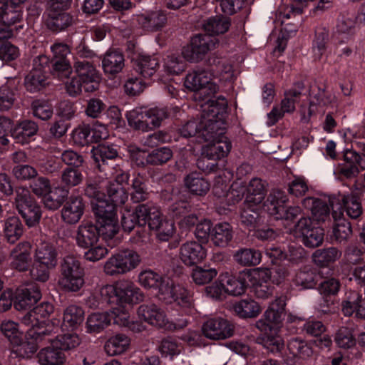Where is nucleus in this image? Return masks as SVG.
Wrapping results in <instances>:
<instances>
[{
    "label": "nucleus",
    "instance_id": "5",
    "mask_svg": "<svg viewBox=\"0 0 365 365\" xmlns=\"http://www.w3.org/2000/svg\"><path fill=\"white\" fill-rule=\"evenodd\" d=\"M212 93H193L192 98L195 101L198 102L201 108L202 114L200 120H194L187 122L180 129V133L184 138H190L197 135L198 138L202 139V132L204 128V123H202L204 113L211 112V110L217 107L220 99H226L225 97L220 96L217 97L211 96Z\"/></svg>",
    "mask_w": 365,
    "mask_h": 365
},
{
    "label": "nucleus",
    "instance_id": "63",
    "mask_svg": "<svg viewBox=\"0 0 365 365\" xmlns=\"http://www.w3.org/2000/svg\"><path fill=\"white\" fill-rule=\"evenodd\" d=\"M32 109L34 116L43 120L50 119L53 115L52 106L46 100L38 99L34 101Z\"/></svg>",
    "mask_w": 365,
    "mask_h": 365
},
{
    "label": "nucleus",
    "instance_id": "17",
    "mask_svg": "<svg viewBox=\"0 0 365 365\" xmlns=\"http://www.w3.org/2000/svg\"><path fill=\"white\" fill-rule=\"evenodd\" d=\"M132 21L145 31L155 32L166 25L167 16L162 10L145 11L134 15Z\"/></svg>",
    "mask_w": 365,
    "mask_h": 365
},
{
    "label": "nucleus",
    "instance_id": "6",
    "mask_svg": "<svg viewBox=\"0 0 365 365\" xmlns=\"http://www.w3.org/2000/svg\"><path fill=\"white\" fill-rule=\"evenodd\" d=\"M287 197L284 192L273 190L263 203L264 210L277 220H293L302 212L299 206H286Z\"/></svg>",
    "mask_w": 365,
    "mask_h": 365
},
{
    "label": "nucleus",
    "instance_id": "44",
    "mask_svg": "<svg viewBox=\"0 0 365 365\" xmlns=\"http://www.w3.org/2000/svg\"><path fill=\"white\" fill-rule=\"evenodd\" d=\"M24 233V226L16 216H12L7 218L4 226V234L6 240L9 243H14L22 236Z\"/></svg>",
    "mask_w": 365,
    "mask_h": 365
},
{
    "label": "nucleus",
    "instance_id": "58",
    "mask_svg": "<svg viewBox=\"0 0 365 365\" xmlns=\"http://www.w3.org/2000/svg\"><path fill=\"white\" fill-rule=\"evenodd\" d=\"M334 341L342 349H350L356 345V339L351 330L346 327H340L336 332Z\"/></svg>",
    "mask_w": 365,
    "mask_h": 365
},
{
    "label": "nucleus",
    "instance_id": "62",
    "mask_svg": "<svg viewBox=\"0 0 365 365\" xmlns=\"http://www.w3.org/2000/svg\"><path fill=\"white\" fill-rule=\"evenodd\" d=\"M324 230L319 227H314L303 235L302 241L307 247H317L319 246L324 240Z\"/></svg>",
    "mask_w": 365,
    "mask_h": 365
},
{
    "label": "nucleus",
    "instance_id": "24",
    "mask_svg": "<svg viewBox=\"0 0 365 365\" xmlns=\"http://www.w3.org/2000/svg\"><path fill=\"white\" fill-rule=\"evenodd\" d=\"M75 239L78 246L81 248L93 246L99 239L98 227L89 222H82L77 228Z\"/></svg>",
    "mask_w": 365,
    "mask_h": 365
},
{
    "label": "nucleus",
    "instance_id": "55",
    "mask_svg": "<svg viewBox=\"0 0 365 365\" xmlns=\"http://www.w3.org/2000/svg\"><path fill=\"white\" fill-rule=\"evenodd\" d=\"M146 120L148 122L149 130L159 127L162 121L168 117V113L166 108H145Z\"/></svg>",
    "mask_w": 365,
    "mask_h": 365
},
{
    "label": "nucleus",
    "instance_id": "20",
    "mask_svg": "<svg viewBox=\"0 0 365 365\" xmlns=\"http://www.w3.org/2000/svg\"><path fill=\"white\" fill-rule=\"evenodd\" d=\"M206 256V249L196 241H187L180 248V259L187 266H192L201 262Z\"/></svg>",
    "mask_w": 365,
    "mask_h": 365
},
{
    "label": "nucleus",
    "instance_id": "18",
    "mask_svg": "<svg viewBox=\"0 0 365 365\" xmlns=\"http://www.w3.org/2000/svg\"><path fill=\"white\" fill-rule=\"evenodd\" d=\"M47 63L48 58L46 56H38L34 58V68L25 78V86L28 91H40L46 88L48 82L42 69Z\"/></svg>",
    "mask_w": 365,
    "mask_h": 365
},
{
    "label": "nucleus",
    "instance_id": "12",
    "mask_svg": "<svg viewBox=\"0 0 365 365\" xmlns=\"http://www.w3.org/2000/svg\"><path fill=\"white\" fill-rule=\"evenodd\" d=\"M218 41L209 34H198L191 39L190 45L185 48L182 53L187 61L197 62L214 49Z\"/></svg>",
    "mask_w": 365,
    "mask_h": 365
},
{
    "label": "nucleus",
    "instance_id": "15",
    "mask_svg": "<svg viewBox=\"0 0 365 365\" xmlns=\"http://www.w3.org/2000/svg\"><path fill=\"white\" fill-rule=\"evenodd\" d=\"M269 279L267 270L250 269L243 274V280L253 287L256 297L262 299L268 298L272 294L273 287L268 282Z\"/></svg>",
    "mask_w": 365,
    "mask_h": 365
},
{
    "label": "nucleus",
    "instance_id": "16",
    "mask_svg": "<svg viewBox=\"0 0 365 365\" xmlns=\"http://www.w3.org/2000/svg\"><path fill=\"white\" fill-rule=\"evenodd\" d=\"M202 332L207 339L222 340L232 336L234 329L227 319L222 317H213L203 322Z\"/></svg>",
    "mask_w": 365,
    "mask_h": 365
},
{
    "label": "nucleus",
    "instance_id": "4",
    "mask_svg": "<svg viewBox=\"0 0 365 365\" xmlns=\"http://www.w3.org/2000/svg\"><path fill=\"white\" fill-rule=\"evenodd\" d=\"M54 307L49 302H42L26 313L21 318V323L31 327L27 331V336L35 340H41L43 337L50 335L51 331L43 327L44 319L53 313Z\"/></svg>",
    "mask_w": 365,
    "mask_h": 365
},
{
    "label": "nucleus",
    "instance_id": "36",
    "mask_svg": "<svg viewBox=\"0 0 365 365\" xmlns=\"http://www.w3.org/2000/svg\"><path fill=\"white\" fill-rule=\"evenodd\" d=\"M37 356L42 365H61L66 360L64 352L53 343L52 346L42 349Z\"/></svg>",
    "mask_w": 365,
    "mask_h": 365
},
{
    "label": "nucleus",
    "instance_id": "38",
    "mask_svg": "<svg viewBox=\"0 0 365 365\" xmlns=\"http://www.w3.org/2000/svg\"><path fill=\"white\" fill-rule=\"evenodd\" d=\"M123 55L115 50L108 51L102 60V66L105 73L115 74L121 71L124 67Z\"/></svg>",
    "mask_w": 365,
    "mask_h": 365
},
{
    "label": "nucleus",
    "instance_id": "22",
    "mask_svg": "<svg viewBox=\"0 0 365 365\" xmlns=\"http://www.w3.org/2000/svg\"><path fill=\"white\" fill-rule=\"evenodd\" d=\"M41 298L39 287L36 284H30L18 289L14 306L17 310L30 309Z\"/></svg>",
    "mask_w": 365,
    "mask_h": 365
},
{
    "label": "nucleus",
    "instance_id": "27",
    "mask_svg": "<svg viewBox=\"0 0 365 365\" xmlns=\"http://www.w3.org/2000/svg\"><path fill=\"white\" fill-rule=\"evenodd\" d=\"M332 210L331 215L334 219L332 237L336 242H345L352 234L351 225L344 217L342 212L334 210V207Z\"/></svg>",
    "mask_w": 365,
    "mask_h": 365
},
{
    "label": "nucleus",
    "instance_id": "2",
    "mask_svg": "<svg viewBox=\"0 0 365 365\" xmlns=\"http://www.w3.org/2000/svg\"><path fill=\"white\" fill-rule=\"evenodd\" d=\"M102 297L113 305L137 304L143 301L144 294L132 282L122 280L115 284H106L101 288Z\"/></svg>",
    "mask_w": 365,
    "mask_h": 365
},
{
    "label": "nucleus",
    "instance_id": "29",
    "mask_svg": "<svg viewBox=\"0 0 365 365\" xmlns=\"http://www.w3.org/2000/svg\"><path fill=\"white\" fill-rule=\"evenodd\" d=\"M31 245L28 242L19 243L11 252V265L19 271L27 269L31 260Z\"/></svg>",
    "mask_w": 365,
    "mask_h": 365
},
{
    "label": "nucleus",
    "instance_id": "61",
    "mask_svg": "<svg viewBox=\"0 0 365 365\" xmlns=\"http://www.w3.org/2000/svg\"><path fill=\"white\" fill-rule=\"evenodd\" d=\"M172 150L168 147L153 150L146 156V163L151 165H162L171 159Z\"/></svg>",
    "mask_w": 365,
    "mask_h": 365
},
{
    "label": "nucleus",
    "instance_id": "42",
    "mask_svg": "<svg viewBox=\"0 0 365 365\" xmlns=\"http://www.w3.org/2000/svg\"><path fill=\"white\" fill-rule=\"evenodd\" d=\"M235 260L242 266H256L261 262L262 254L259 250L251 248L240 249L233 255Z\"/></svg>",
    "mask_w": 365,
    "mask_h": 365
},
{
    "label": "nucleus",
    "instance_id": "41",
    "mask_svg": "<svg viewBox=\"0 0 365 365\" xmlns=\"http://www.w3.org/2000/svg\"><path fill=\"white\" fill-rule=\"evenodd\" d=\"M33 341H25L23 335L18 338L16 343H11V353L15 355V357L29 358L37 350V343L44 339L43 337L41 340L36 341L31 338Z\"/></svg>",
    "mask_w": 365,
    "mask_h": 365
},
{
    "label": "nucleus",
    "instance_id": "9",
    "mask_svg": "<svg viewBox=\"0 0 365 365\" xmlns=\"http://www.w3.org/2000/svg\"><path fill=\"white\" fill-rule=\"evenodd\" d=\"M93 213L98 225L99 236L101 235L106 241L112 240L119 230L113 205L105 202H100L94 207Z\"/></svg>",
    "mask_w": 365,
    "mask_h": 365
},
{
    "label": "nucleus",
    "instance_id": "53",
    "mask_svg": "<svg viewBox=\"0 0 365 365\" xmlns=\"http://www.w3.org/2000/svg\"><path fill=\"white\" fill-rule=\"evenodd\" d=\"M107 194L110 201L109 204L113 205L114 212L116 207L124 205L128 200V194L125 189L119 185H115L112 180L108 182Z\"/></svg>",
    "mask_w": 365,
    "mask_h": 365
},
{
    "label": "nucleus",
    "instance_id": "3",
    "mask_svg": "<svg viewBox=\"0 0 365 365\" xmlns=\"http://www.w3.org/2000/svg\"><path fill=\"white\" fill-rule=\"evenodd\" d=\"M74 68L78 77L66 83V91H95L101 88V74L91 63L77 61Z\"/></svg>",
    "mask_w": 365,
    "mask_h": 365
},
{
    "label": "nucleus",
    "instance_id": "31",
    "mask_svg": "<svg viewBox=\"0 0 365 365\" xmlns=\"http://www.w3.org/2000/svg\"><path fill=\"white\" fill-rule=\"evenodd\" d=\"M231 26L230 18L223 15H215L204 20L202 28L211 36L224 34L228 31Z\"/></svg>",
    "mask_w": 365,
    "mask_h": 365
},
{
    "label": "nucleus",
    "instance_id": "49",
    "mask_svg": "<svg viewBox=\"0 0 365 365\" xmlns=\"http://www.w3.org/2000/svg\"><path fill=\"white\" fill-rule=\"evenodd\" d=\"M126 118L130 127L143 132L149 131L148 122L146 120L145 108H136L126 113Z\"/></svg>",
    "mask_w": 365,
    "mask_h": 365
},
{
    "label": "nucleus",
    "instance_id": "52",
    "mask_svg": "<svg viewBox=\"0 0 365 365\" xmlns=\"http://www.w3.org/2000/svg\"><path fill=\"white\" fill-rule=\"evenodd\" d=\"M135 61L136 69L145 78L151 76L155 72L158 61L155 56L139 55L138 57H132Z\"/></svg>",
    "mask_w": 365,
    "mask_h": 365
},
{
    "label": "nucleus",
    "instance_id": "35",
    "mask_svg": "<svg viewBox=\"0 0 365 365\" xmlns=\"http://www.w3.org/2000/svg\"><path fill=\"white\" fill-rule=\"evenodd\" d=\"M303 206L310 210L314 219L324 222L329 217L330 209L326 201L314 197H306L302 201Z\"/></svg>",
    "mask_w": 365,
    "mask_h": 365
},
{
    "label": "nucleus",
    "instance_id": "30",
    "mask_svg": "<svg viewBox=\"0 0 365 365\" xmlns=\"http://www.w3.org/2000/svg\"><path fill=\"white\" fill-rule=\"evenodd\" d=\"M338 200L340 202L339 211L345 212L349 217L356 220L362 215L361 203L354 191L339 194Z\"/></svg>",
    "mask_w": 365,
    "mask_h": 365
},
{
    "label": "nucleus",
    "instance_id": "43",
    "mask_svg": "<svg viewBox=\"0 0 365 365\" xmlns=\"http://www.w3.org/2000/svg\"><path fill=\"white\" fill-rule=\"evenodd\" d=\"M84 319V311L81 307L70 305L64 310L63 326L71 330L76 329Z\"/></svg>",
    "mask_w": 365,
    "mask_h": 365
},
{
    "label": "nucleus",
    "instance_id": "21",
    "mask_svg": "<svg viewBox=\"0 0 365 365\" xmlns=\"http://www.w3.org/2000/svg\"><path fill=\"white\" fill-rule=\"evenodd\" d=\"M23 11L19 4L10 0H0V22L12 26L22 24Z\"/></svg>",
    "mask_w": 365,
    "mask_h": 365
},
{
    "label": "nucleus",
    "instance_id": "47",
    "mask_svg": "<svg viewBox=\"0 0 365 365\" xmlns=\"http://www.w3.org/2000/svg\"><path fill=\"white\" fill-rule=\"evenodd\" d=\"M341 252L337 248L331 247L316 250L312 255L314 263L320 267H327L340 258Z\"/></svg>",
    "mask_w": 365,
    "mask_h": 365
},
{
    "label": "nucleus",
    "instance_id": "51",
    "mask_svg": "<svg viewBox=\"0 0 365 365\" xmlns=\"http://www.w3.org/2000/svg\"><path fill=\"white\" fill-rule=\"evenodd\" d=\"M234 311L242 318H253L261 312L259 304L252 299H242L234 305Z\"/></svg>",
    "mask_w": 365,
    "mask_h": 365
},
{
    "label": "nucleus",
    "instance_id": "56",
    "mask_svg": "<svg viewBox=\"0 0 365 365\" xmlns=\"http://www.w3.org/2000/svg\"><path fill=\"white\" fill-rule=\"evenodd\" d=\"M48 16V25L54 31L62 30L72 23V17L64 11L51 12Z\"/></svg>",
    "mask_w": 365,
    "mask_h": 365
},
{
    "label": "nucleus",
    "instance_id": "25",
    "mask_svg": "<svg viewBox=\"0 0 365 365\" xmlns=\"http://www.w3.org/2000/svg\"><path fill=\"white\" fill-rule=\"evenodd\" d=\"M34 262L39 266L55 267L58 262V252L56 247L48 242H42L37 245L34 255Z\"/></svg>",
    "mask_w": 365,
    "mask_h": 365
},
{
    "label": "nucleus",
    "instance_id": "57",
    "mask_svg": "<svg viewBox=\"0 0 365 365\" xmlns=\"http://www.w3.org/2000/svg\"><path fill=\"white\" fill-rule=\"evenodd\" d=\"M93 154L96 162L101 161L104 163L106 160L115 158L118 156V150L114 145L102 143L93 150Z\"/></svg>",
    "mask_w": 365,
    "mask_h": 365
},
{
    "label": "nucleus",
    "instance_id": "39",
    "mask_svg": "<svg viewBox=\"0 0 365 365\" xmlns=\"http://www.w3.org/2000/svg\"><path fill=\"white\" fill-rule=\"evenodd\" d=\"M233 231L232 226L227 222L216 224L211 232V240L215 245L225 247L232 240Z\"/></svg>",
    "mask_w": 365,
    "mask_h": 365
},
{
    "label": "nucleus",
    "instance_id": "34",
    "mask_svg": "<svg viewBox=\"0 0 365 365\" xmlns=\"http://www.w3.org/2000/svg\"><path fill=\"white\" fill-rule=\"evenodd\" d=\"M184 182L190 193L198 196L205 195L210 188V182L198 173L188 174Z\"/></svg>",
    "mask_w": 365,
    "mask_h": 365
},
{
    "label": "nucleus",
    "instance_id": "8",
    "mask_svg": "<svg viewBox=\"0 0 365 365\" xmlns=\"http://www.w3.org/2000/svg\"><path fill=\"white\" fill-rule=\"evenodd\" d=\"M140 262L135 251L125 250L111 255L105 262L103 270L109 276L124 274L135 269Z\"/></svg>",
    "mask_w": 365,
    "mask_h": 365
},
{
    "label": "nucleus",
    "instance_id": "60",
    "mask_svg": "<svg viewBox=\"0 0 365 365\" xmlns=\"http://www.w3.org/2000/svg\"><path fill=\"white\" fill-rule=\"evenodd\" d=\"M158 349L163 357L173 359L180 353L179 344L175 339L170 336L163 339Z\"/></svg>",
    "mask_w": 365,
    "mask_h": 365
},
{
    "label": "nucleus",
    "instance_id": "7",
    "mask_svg": "<svg viewBox=\"0 0 365 365\" xmlns=\"http://www.w3.org/2000/svg\"><path fill=\"white\" fill-rule=\"evenodd\" d=\"M61 272L59 284L65 289L77 292L82 288L84 284V269L76 257L66 256L61 266Z\"/></svg>",
    "mask_w": 365,
    "mask_h": 365
},
{
    "label": "nucleus",
    "instance_id": "48",
    "mask_svg": "<svg viewBox=\"0 0 365 365\" xmlns=\"http://www.w3.org/2000/svg\"><path fill=\"white\" fill-rule=\"evenodd\" d=\"M220 282L225 287V293L230 295L238 296L243 294L246 288L247 281H242L230 275L228 272L220 274Z\"/></svg>",
    "mask_w": 365,
    "mask_h": 365
},
{
    "label": "nucleus",
    "instance_id": "64",
    "mask_svg": "<svg viewBox=\"0 0 365 365\" xmlns=\"http://www.w3.org/2000/svg\"><path fill=\"white\" fill-rule=\"evenodd\" d=\"M83 175L80 170L73 168H66L61 173V182L66 187H74L83 180Z\"/></svg>",
    "mask_w": 365,
    "mask_h": 365
},
{
    "label": "nucleus",
    "instance_id": "54",
    "mask_svg": "<svg viewBox=\"0 0 365 365\" xmlns=\"http://www.w3.org/2000/svg\"><path fill=\"white\" fill-rule=\"evenodd\" d=\"M317 277L314 270L305 267L296 273L294 282L302 289H312L317 283Z\"/></svg>",
    "mask_w": 365,
    "mask_h": 365
},
{
    "label": "nucleus",
    "instance_id": "32",
    "mask_svg": "<svg viewBox=\"0 0 365 365\" xmlns=\"http://www.w3.org/2000/svg\"><path fill=\"white\" fill-rule=\"evenodd\" d=\"M109 181L101 180L97 181L96 180H88L86 187L85 189V194L89 198H92L91 205L93 212H94V207L100 203V202H105L109 203V200L106 199L105 194V188L108 187Z\"/></svg>",
    "mask_w": 365,
    "mask_h": 365
},
{
    "label": "nucleus",
    "instance_id": "23",
    "mask_svg": "<svg viewBox=\"0 0 365 365\" xmlns=\"http://www.w3.org/2000/svg\"><path fill=\"white\" fill-rule=\"evenodd\" d=\"M247 195L245 200V205L252 211L257 206H261L266 195V183L260 178H252L247 187Z\"/></svg>",
    "mask_w": 365,
    "mask_h": 365
},
{
    "label": "nucleus",
    "instance_id": "46",
    "mask_svg": "<svg viewBox=\"0 0 365 365\" xmlns=\"http://www.w3.org/2000/svg\"><path fill=\"white\" fill-rule=\"evenodd\" d=\"M110 323L111 318L108 311L93 313L87 319V331L90 333H99Z\"/></svg>",
    "mask_w": 365,
    "mask_h": 365
},
{
    "label": "nucleus",
    "instance_id": "28",
    "mask_svg": "<svg viewBox=\"0 0 365 365\" xmlns=\"http://www.w3.org/2000/svg\"><path fill=\"white\" fill-rule=\"evenodd\" d=\"M168 281V278L163 277L150 269L143 270L138 274L139 284L145 289L157 290V296L159 299L161 296V289L166 287L165 284H167Z\"/></svg>",
    "mask_w": 365,
    "mask_h": 365
},
{
    "label": "nucleus",
    "instance_id": "26",
    "mask_svg": "<svg viewBox=\"0 0 365 365\" xmlns=\"http://www.w3.org/2000/svg\"><path fill=\"white\" fill-rule=\"evenodd\" d=\"M84 204L80 196H70L61 210L63 220L67 224H76L84 212Z\"/></svg>",
    "mask_w": 365,
    "mask_h": 365
},
{
    "label": "nucleus",
    "instance_id": "59",
    "mask_svg": "<svg viewBox=\"0 0 365 365\" xmlns=\"http://www.w3.org/2000/svg\"><path fill=\"white\" fill-rule=\"evenodd\" d=\"M217 274V271L214 268H203L202 267H195L192 272V279L193 282L199 285L209 283Z\"/></svg>",
    "mask_w": 365,
    "mask_h": 365
},
{
    "label": "nucleus",
    "instance_id": "19",
    "mask_svg": "<svg viewBox=\"0 0 365 365\" xmlns=\"http://www.w3.org/2000/svg\"><path fill=\"white\" fill-rule=\"evenodd\" d=\"M139 318L149 324L166 330L168 318L164 309L155 304H142L138 309Z\"/></svg>",
    "mask_w": 365,
    "mask_h": 365
},
{
    "label": "nucleus",
    "instance_id": "14",
    "mask_svg": "<svg viewBox=\"0 0 365 365\" xmlns=\"http://www.w3.org/2000/svg\"><path fill=\"white\" fill-rule=\"evenodd\" d=\"M185 87L190 91L207 90V91H219L223 89L218 85L217 78L208 71H195L189 73L185 81Z\"/></svg>",
    "mask_w": 365,
    "mask_h": 365
},
{
    "label": "nucleus",
    "instance_id": "1",
    "mask_svg": "<svg viewBox=\"0 0 365 365\" xmlns=\"http://www.w3.org/2000/svg\"><path fill=\"white\" fill-rule=\"evenodd\" d=\"M227 108V99H220L217 107L211 110V112L207 113L205 110L206 112L202 117V140L210 142L203 148V155L208 160H220L226 157L230 152L231 142L225 135Z\"/></svg>",
    "mask_w": 365,
    "mask_h": 365
},
{
    "label": "nucleus",
    "instance_id": "13",
    "mask_svg": "<svg viewBox=\"0 0 365 365\" xmlns=\"http://www.w3.org/2000/svg\"><path fill=\"white\" fill-rule=\"evenodd\" d=\"M165 285L166 287L161 289L160 299L165 303L175 302L182 308L188 309L187 314L190 312L193 304L192 293L182 285L174 284L170 279Z\"/></svg>",
    "mask_w": 365,
    "mask_h": 365
},
{
    "label": "nucleus",
    "instance_id": "45",
    "mask_svg": "<svg viewBox=\"0 0 365 365\" xmlns=\"http://www.w3.org/2000/svg\"><path fill=\"white\" fill-rule=\"evenodd\" d=\"M287 349L294 357L307 359L313 354L311 346L299 336L292 337L287 342Z\"/></svg>",
    "mask_w": 365,
    "mask_h": 365
},
{
    "label": "nucleus",
    "instance_id": "37",
    "mask_svg": "<svg viewBox=\"0 0 365 365\" xmlns=\"http://www.w3.org/2000/svg\"><path fill=\"white\" fill-rule=\"evenodd\" d=\"M37 131L38 125L35 122L24 120L12 128L11 133L16 143L25 144L29 142V139L34 135Z\"/></svg>",
    "mask_w": 365,
    "mask_h": 365
},
{
    "label": "nucleus",
    "instance_id": "40",
    "mask_svg": "<svg viewBox=\"0 0 365 365\" xmlns=\"http://www.w3.org/2000/svg\"><path fill=\"white\" fill-rule=\"evenodd\" d=\"M130 340L123 334H117L110 337L105 344V351L109 356H115L124 353L129 347Z\"/></svg>",
    "mask_w": 365,
    "mask_h": 365
},
{
    "label": "nucleus",
    "instance_id": "11",
    "mask_svg": "<svg viewBox=\"0 0 365 365\" xmlns=\"http://www.w3.org/2000/svg\"><path fill=\"white\" fill-rule=\"evenodd\" d=\"M285 306L286 297H277L270 303L262 317L256 322V327L264 333L278 327L284 319Z\"/></svg>",
    "mask_w": 365,
    "mask_h": 365
},
{
    "label": "nucleus",
    "instance_id": "33",
    "mask_svg": "<svg viewBox=\"0 0 365 365\" xmlns=\"http://www.w3.org/2000/svg\"><path fill=\"white\" fill-rule=\"evenodd\" d=\"M186 68V63L182 58L174 53L167 55L163 61V77L160 81H166L170 79L171 76H178L182 73Z\"/></svg>",
    "mask_w": 365,
    "mask_h": 365
},
{
    "label": "nucleus",
    "instance_id": "50",
    "mask_svg": "<svg viewBox=\"0 0 365 365\" xmlns=\"http://www.w3.org/2000/svg\"><path fill=\"white\" fill-rule=\"evenodd\" d=\"M130 199L134 203L145 201L149 197V192L144 178L138 174L132 180Z\"/></svg>",
    "mask_w": 365,
    "mask_h": 365
},
{
    "label": "nucleus",
    "instance_id": "10",
    "mask_svg": "<svg viewBox=\"0 0 365 365\" xmlns=\"http://www.w3.org/2000/svg\"><path fill=\"white\" fill-rule=\"evenodd\" d=\"M15 203L19 213L25 220L29 227L34 226L39 222L41 217V208L31 199L27 188L24 187L16 188Z\"/></svg>",
    "mask_w": 365,
    "mask_h": 365
}]
</instances>
